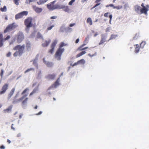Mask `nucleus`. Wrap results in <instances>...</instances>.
<instances>
[{
  "label": "nucleus",
  "mask_w": 149,
  "mask_h": 149,
  "mask_svg": "<svg viewBox=\"0 0 149 149\" xmlns=\"http://www.w3.org/2000/svg\"><path fill=\"white\" fill-rule=\"evenodd\" d=\"M13 108V105H11L10 106L7 108L3 110V111L5 113H9L10 112Z\"/></svg>",
  "instance_id": "obj_19"
},
{
  "label": "nucleus",
  "mask_w": 149,
  "mask_h": 149,
  "mask_svg": "<svg viewBox=\"0 0 149 149\" xmlns=\"http://www.w3.org/2000/svg\"><path fill=\"white\" fill-rule=\"evenodd\" d=\"M59 78H58L55 82L53 84L52 86L53 87H56L57 86L59 85Z\"/></svg>",
  "instance_id": "obj_24"
},
{
  "label": "nucleus",
  "mask_w": 149,
  "mask_h": 149,
  "mask_svg": "<svg viewBox=\"0 0 149 149\" xmlns=\"http://www.w3.org/2000/svg\"><path fill=\"white\" fill-rule=\"evenodd\" d=\"M15 88H13L12 89L10 93H9L8 96V99H9L13 95L15 91Z\"/></svg>",
  "instance_id": "obj_17"
},
{
  "label": "nucleus",
  "mask_w": 149,
  "mask_h": 149,
  "mask_svg": "<svg viewBox=\"0 0 149 149\" xmlns=\"http://www.w3.org/2000/svg\"><path fill=\"white\" fill-rule=\"evenodd\" d=\"M57 17L56 16H53L51 17H50V19H55Z\"/></svg>",
  "instance_id": "obj_53"
},
{
  "label": "nucleus",
  "mask_w": 149,
  "mask_h": 149,
  "mask_svg": "<svg viewBox=\"0 0 149 149\" xmlns=\"http://www.w3.org/2000/svg\"><path fill=\"white\" fill-rule=\"evenodd\" d=\"M3 41H4L3 38L0 39V47L3 45Z\"/></svg>",
  "instance_id": "obj_40"
},
{
  "label": "nucleus",
  "mask_w": 149,
  "mask_h": 149,
  "mask_svg": "<svg viewBox=\"0 0 149 149\" xmlns=\"http://www.w3.org/2000/svg\"><path fill=\"white\" fill-rule=\"evenodd\" d=\"M67 45V44H65L63 42H61L60 43L58 48H60V49H63V48H62V47Z\"/></svg>",
  "instance_id": "obj_31"
},
{
  "label": "nucleus",
  "mask_w": 149,
  "mask_h": 149,
  "mask_svg": "<svg viewBox=\"0 0 149 149\" xmlns=\"http://www.w3.org/2000/svg\"><path fill=\"white\" fill-rule=\"evenodd\" d=\"M146 44V43L144 42H142L140 44V46L141 47L142 46V47H143L144 45Z\"/></svg>",
  "instance_id": "obj_49"
},
{
  "label": "nucleus",
  "mask_w": 149,
  "mask_h": 149,
  "mask_svg": "<svg viewBox=\"0 0 149 149\" xmlns=\"http://www.w3.org/2000/svg\"><path fill=\"white\" fill-rule=\"evenodd\" d=\"M138 37V36L137 35H136L133 38V39L135 40L136 39H137Z\"/></svg>",
  "instance_id": "obj_52"
},
{
  "label": "nucleus",
  "mask_w": 149,
  "mask_h": 149,
  "mask_svg": "<svg viewBox=\"0 0 149 149\" xmlns=\"http://www.w3.org/2000/svg\"><path fill=\"white\" fill-rule=\"evenodd\" d=\"M86 53V52L85 51H83L78 54H77L76 56L77 58H78L83 55L84 54Z\"/></svg>",
  "instance_id": "obj_28"
},
{
  "label": "nucleus",
  "mask_w": 149,
  "mask_h": 149,
  "mask_svg": "<svg viewBox=\"0 0 149 149\" xmlns=\"http://www.w3.org/2000/svg\"><path fill=\"white\" fill-rule=\"evenodd\" d=\"M96 55H97L96 52L95 51L94 52L93 54H88V55L91 57H92L94 56H96Z\"/></svg>",
  "instance_id": "obj_35"
},
{
  "label": "nucleus",
  "mask_w": 149,
  "mask_h": 149,
  "mask_svg": "<svg viewBox=\"0 0 149 149\" xmlns=\"http://www.w3.org/2000/svg\"><path fill=\"white\" fill-rule=\"evenodd\" d=\"M3 36L2 34L0 32V39L3 38Z\"/></svg>",
  "instance_id": "obj_61"
},
{
  "label": "nucleus",
  "mask_w": 149,
  "mask_h": 149,
  "mask_svg": "<svg viewBox=\"0 0 149 149\" xmlns=\"http://www.w3.org/2000/svg\"><path fill=\"white\" fill-rule=\"evenodd\" d=\"M78 61V64H84L85 63V61L83 59H81V60L78 61Z\"/></svg>",
  "instance_id": "obj_33"
},
{
  "label": "nucleus",
  "mask_w": 149,
  "mask_h": 149,
  "mask_svg": "<svg viewBox=\"0 0 149 149\" xmlns=\"http://www.w3.org/2000/svg\"><path fill=\"white\" fill-rule=\"evenodd\" d=\"M25 48V45H23L21 46L20 45H17L13 49L14 50H18V51L15 52L13 54V56L15 57H16L18 56H22L23 54Z\"/></svg>",
  "instance_id": "obj_1"
},
{
  "label": "nucleus",
  "mask_w": 149,
  "mask_h": 149,
  "mask_svg": "<svg viewBox=\"0 0 149 149\" xmlns=\"http://www.w3.org/2000/svg\"><path fill=\"white\" fill-rule=\"evenodd\" d=\"M141 8L139 6L136 5L135 6V10L137 13H138L139 11L141 13Z\"/></svg>",
  "instance_id": "obj_23"
},
{
  "label": "nucleus",
  "mask_w": 149,
  "mask_h": 149,
  "mask_svg": "<svg viewBox=\"0 0 149 149\" xmlns=\"http://www.w3.org/2000/svg\"><path fill=\"white\" fill-rule=\"evenodd\" d=\"M33 8L35 11L38 13H40L42 11V8L37 7L35 6H33Z\"/></svg>",
  "instance_id": "obj_16"
},
{
  "label": "nucleus",
  "mask_w": 149,
  "mask_h": 149,
  "mask_svg": "<svg viewBox=\"0 0 149 149\" xmlns=\"http://www.w3.org/2000/svg\"><path fill=\"white\" fill-rule=\"evenodd\" d=\"M17 26L14 23L9 24L6 27V29L4 31V33H6L9 32L11 30L15 29Z\"/></svg>",
  "instance_id": "obj_5"
},
{
  "label": "nucleus",
  "mask_w": 149,
  "mask_h": 149,
  "mask_svg": "<svg viewBox=\"0 0 149 149\" xmlns=\"http://www.w3.org/2000/svg\"><path fill=\"white\" fill-rule=\"evenodd\" d=\"M75 25V23L71 24H70L69 26L70 27H72Z\"/></svg>",
  "instance_id": "obj_58"
},
{
  "label": "nucleus",
  "mask_w": 149,
  "mask_h": 149,
  "mask_svg": "<svg viewBox=\"0 0 149 149\" xmlns=\"http://www.w3.org/2000/svg\"><path fill=\"white\" fill-rule=\"evenodd\" d=\"M117 36V35L112 34L109 38V39L108 40V41H109L110 40L116 38Z\"/></svg>",
  "instance_id": "obj_32"
},
{
  "label": "nucleus",
  "mask_w": 149,
  "mask_h": 149,
  "mask_svg": "<svg viewBox=\"0 0 149 149\" xmlns=\"http://www.w3.org/2000/svg\"><path fill=\"white\" fill-rule=\"evenodd\" d=\"M28 14L27 11H23L15 15V18L16 19H18L23 17L24 16H26Z\"/></svg>",
  "instance_id": "obj_8"
},
{
  "label": "nucleus",
  "mask_w": 149,
  "mask_h": 149,
  "mask_svg": "<svg viewBox=\"0 0 149 149\" xmlns=\"http://www.w3.org/2000/svg\"><path fill=\"white\" fill-rule=\"evenodd\" d=\"M97 3L95 5V7H96L97 6H98L100 4V3Z\"/></svg>",
  "instance_id": "obj_64"
},
{
  "label": "nucleus",
  "mask_w": 149,
  "mask_h": 149,
  "mask_svg": "<svg viewBox=\"0 0 149 149\" xmlns=\"http://www.w3.org/2000/svg\"><path fill=\"white\" fill-rule=\"evenodd\" d=\"M17 26L14 23L9 24L6 27V29L4 31V33H6L9 32L11 30L15 29Z\"/></svg>",
  "instance_id": "obj_6"
},
{
  "label": "nucleus",
  "mask_w": 149,
  "mask_h": 149,
  "mask_svg": "<svg viewBox=\"0 0 149 149\" xmlns=\"http://www.w3.org/2000/svg\"><path fill=\"white\" fill-rule=\"evenodd\" d=\"M89 37L88 36L84 40V42H85L86 43H87L88 42L89 40Z\"/></svg>",
  "instance_id": "obj_39"
},
{
  "label": "nucleus",
  "mask_w": 149,
  "mask_h": 149,
  "mask_svg": "<svg viewBox=\"0 0 149 149\" xmlns=\"http://www.w3.org/2000/svg\"><path fill=\"white\" fill-rule=\"evenodd\" d=\"M5 148L4 146L3 145L1 146L0 147L1 149H4Z\"/></svg>",
  "instance_id": "obj_60"
},
{
  "label": "nucleus",
  "mask_w": 149,
  "mask_h": 149,
  "mask_svg": "<svg viewBox=\"0 0 149 149\" xmlns=\"http://www.w3.org/2000/svg\"><path fill=\"white\" fill-rule=\"evenodd\" d=\"M36 0H27L26 1V3L27 4H29L31 2H33V1H34Z\"/></svg>",
  "instance_id": "obj_45"
},
{
  "label": "nucleus",
  "mask_w": 149,
  "mask_h": 149,
  "mask_svg": "<svg viewBox=\"0 0 149 149\" xmlns=\"http://www.w3.org/2000/svg\"><path fill=\"white\" fill-rule=\"evenodd\" d=\"M29 90V89L28 88H26L23 91L21 95H23L26 92H27Z\"/></svg>",
  "instance_id": "obj_37"
},
{
  "label": "nucleus",
  "mask_w": 149,
  "mask_h": 149,
  "mask_svg": "<svg viewBox=\"0 0 149 149\" xmlns=\"http://www.w3.org/2000/svg\"><path fill=\"white\" fill-rule=\"evenodd\" d=\"M149 8V5H146V7L141 8V14L143 13L145 15L147 14V12L148 11V8Z\"/></svg>",
  "instance_id": "obj_13"
},
{
  "label": "nucleus",
  "mask_w": 149,
  "mask_h": 149,
  "mask_svg": "<svg viewBox=\"0 0 149 149\" xmlns=\"http://www.w3.org/2000/svg\"><path fill=\"white\" fill-rule=\"evenodd\" d=\"M10 38V36L8 35V36L6 38L3 39V41H5L6 40H7L9 39Z\"/></svg>",
  "instance_id": "obj_44"
},
{
  "label": "nucleus",
  "mask_w": 149,
  "mask_h": 149,
  "mask_svg": "<svg viewBox=\"0 0 149 149\" xmlns=\"http://www.w3.org/2000/svg\"><path fill=\"white\" fill-rule=\"evenodd\" d=\"M51 41V40L49 38L43 42V43L42 44V46L44 47H46L49 45Z\"/></svg>",
  "instance_id": "obj_15"
},
{
  "label": "nucleus",
  "mask_w": 149,
  "mask_h": 149,
  "mask_svg": "<svg viewBox=\"0 0 149 149\" xmlns=\"http://www.w3.org/2000/svg\"><path fill=\"white\" fill-rule=\"evenodd\" d=\"M17 95H16L14 97V99L13 100V104H16L18 103L19 102H20L22 100H23L25 97H26L27 96V94H25L22 96V97H20V98L18 99H15V98H16Z\"/></svg>",
  "instance_id": "obj_9"
},
{
  "label": "nucleus",
  "mask_w": 149,
  "mask_h": 149,
  "mask_svg": "<svg viewBox=\"0 0 149 149\" xmlns=\"http://www.w3.org/2000/svg\"><path fill=\"white\" fill-rule=\"evenodd\" d=\"M107 37V35L106 34H102L101 35V39L100 42L99 43V45H101L107 41L106 38Z\"/></svg>",
  "instance_id": "obj_11"
},
{
  "label": "nucleus",
  "mask_w": 149,
  "mask_h": 149,
  "mask_svg": "<svg viewBox=\"0 0 149 149\" xmlns=\"http://www.w3.org/2000/svg\"><path fill=\"white\" fill-rule=\"evenodd\" d=\"M55 26V25L54 24L51 25V24L49 25V26L47 27V31L51 30L52 28Z\"/></svg>",
  "instance_id": "obj_30"
},
{
  "label": "nucleus",
  "mask_w": 149,
  "mask_h": 149,
  "mask_svg": "<svg viewBox=\"0 0 149 149\" xmlns=\"http://www.w3.org/2000/svg\"><path fill=\"white\" fill-rule=\"evenodd\" d=\"M109 6L111 7H113V8H114V7H115V6H114V5L113 4H110L109 5H106V7H108Z\"/></svg>",
  "instance_id": "obj_48"
},
{
  "label": "nucleus",
  "mask_w": 149,
  "mask_h": 149,
  "mask_svg": "<svg viewBox=\"0 0 149 149\" xmlns=\"http://www.w3.org/2000/svg\"><path fill=\"white\" fill-rule=\"evenodd\" d=\"M24 36L23 33L19 32L17 34V42L18 43H20L24 39Z\"/></svg>",
  "instance_id": "obj_7"
},
{
  "label": "nucleus",
  "mask_w": 149,
  "mask_h": 149,
  "mask_svg": "<svg viewBox=\"0 0 149 149\" xmlns=\"http://www.w3.org/2000/svg\"><path fill=\"white\" fill-rule=\"evenodd\" d=\"M57 43V40H54L52 42L51 45V49L49 50V52L52 54L55 48V47Z\"/></svg>",
  "instance_id": "obj_12"
},
{
  "label": "nucleus",
  "mask_w": 149,
  "mask_h": 149,
  "mask_svg": "<svg viewBox=\"0 0 149 149\" xmlns=\"http://www.w3.org/2000/svg\"><path fill=\"white\" fill-rule=\"evenodd\" d=\"M64 9V10L66 12H69L70 11V9L69 8L68 6H65L63 5H60L59 9Z\"/></svg>",
  "instance_id": "obj_14"
},
{
  "label": "nucleus",
  "mask_w": 149,
  "mask_h": 149,
  "mask_svg": "<svg viewBox=\"0 0 149 149\" xmlns=\"http://www.w3.org/2000/svg\"><path fill=\"white\" fill-rule=\"evenodd\" d=\"M38 86L37 87L35 88L33 91V92L34 93H35L38 90Z\"/></svg>",
  "instance_id": "obj_46"
},
{
  "label": "nucleus",
  "mask_w": 149,
  "mask_h": 149,
  "mask_svg": "<svg viewBox=\"0 0 149 149\" xmlns=\"http://www.w3.org/2000/svg\"><path fill=\"white\" fill-rule=\"evenodd\" d=\"M42 113V111H40L38 113L36 114V115H38L41 114Z\"/></svg>",
  "instance_id": "obj_56"
},
{
  "label": "nucleus",
  "mask_w": 149,
  "mask_h": 149,
  "mask_svg": "<svg viewBox=\"0 0 149 149\" xmlns=\"http://www.w3.org/2000/svg\"><path fill=\"white\" fill-rule=\"evenodd\" d=\"M108 13H107L104 14V16L106 17H107L108 16Z\"/></svg>",
  "instance_id": "obj_55"
},
{
  "label": "nucleus",
  "mask_w": 149,
  "mask_h": 149,
  "mask_svg": "<svg viewBox=\"0 0 149 149\" xmlns=\"http://www.w3.org/2000/svg\"><path fill=\"white\" fill-rule=\"evenodd\" d=\"M55 1H54L47 5V7L50 10L58 9H59L60 5L57 4H54Z\"/></svg>",
  "instance_id": "obj_2"
},
{
  "label": "nucleus",
  "mask_w": 149,
  "mask_h": 149,
  "mask_svg": "<svg viewBox=\"0 0 149 149\" xmlns=\"http://www.w3.org/2000/svg\"><path fill=\"white\" fill-rule=\"evenodd\" d=\"M135 46L136 47L135 48V49L134 51L136 53H137L139 52V51L140 48H139V45H138L136 44L135 45Z\"/></svg>",
  "instance_id": "obj_29"
},
{
  "label": "nucleus",
  "mask_w": 149,
  "mask_h": 149,
  "mask_svg": "<svg viewBox=\"0 0 149 149\" xmlns=\"http://www.w3.org/2000/svg\"><path fill=\"white\" fill-rule=\"evenodd\" d=\"M112 16L111 15H110L109 16V18H110L109 22H110L112 19Z\"/></svg>",
  "instance_id": "obj_54"
},
{
  "label": "nucleus",
  "mask_w": 149,
  "mask_h": 149,
  "mask_svg": "<svg viewBox=\"0 0 149 149\" xmlns=\"http://www.w3.org/2000/svg\"><path fill=\"white\" fill-rule=\"evenodd\" d=\"M101 0H96L95 1V3H98L100 2Z\"/></svg>",
  "instance_id": "obj_63"
},
{
  "label": "nucleus",
  "mask_w": 149,
  "mask_h": 149,
  "mask_svg": "<svg viewBox=\"0 0 149 149\" xmlns=\"http://www.w3.org/2000/svg\"><path fill=\"white\" fill-rule=\"evenodd\" d=\"M79 38H78L77 39H76V41H75V43H77L79 42Z\"/></svg>",
  "instance_id": "obj_59"
},
{
  "label": "nucleus",
  "mask_w": 149,
  "mask_h": 149,
  "mask_svg": "<svg viewBox=\"0 0 149 149\" xmlns=\"http://www.w3.org/2000/svg\"><path fill=\"white\" fill-rule=\"evenodd\" d=\"M8 84H5L2 86L1 91H0V95L4 93L8 88Z\"/></svg>",
  "instance_id": "obj_10"
},
{
  "label": "nucleus",
  "mask_w": 149,
  "mask_h": 149,
  "mask_svg": "<svg viewBox=\"0 0 149 149\" xmlns=\"http://www.w3.org/2000/svg\"><path fill=\"white\" fill-rule=\"evenodd\" d=\"M78 64V61L77 62L73 64L72 65V64H71L70 65H71L73 67L75 65H77Z\"/></svg>",
  "instance_id": "obj_50"
},
{
  "label": "nucleus",
  "mask_w": 149,
  "mask_h": 149,
  "mask_svg": "<svg viewBox=\"0 0 149 149\" xmlns=\"http://www.w3.org/2000/svg\"><path fill=\"white\" fill-rule=\"evenodd\" d=\"M48 0H39V2H37V3L38 5H40L45 3Z\"/></svg>",
  "instance_id": "obj_26"
},
{
  "label": "nucleus",
  "mask_w": 149,
  "mask_h": 149,
  "mask_svg": "<svg viewBox=\"0 0 149 149\" xmlns=\"http://www.w3.org/2000/svg\"><path fill=\"white\" fill-rule=\"evenodd\" d=\"M4 72V70L3 69H1L0 73V76L1 77V79L2 78L3 74Z\"/></svg>",
  "instance_id": "obj_43"
},
{
  "label": "nucleus",
  "mask_w": 149,
  "mask_h": 149,
  "mask_svg": "<svg viewBox=\"0 0 149 149\" xmlns=\"http://www.w3.org/2000/svg\"><path fill=\"white\" fill-rule=\"evenodd\" d=\"M67 29L68 31H72V29L70 28V27H68L67 28Z\"/></svg>",
  "instance_id": "obj_62"
},
{
  "label": "nucleus",
  "mask_w": 149,
  "mask_h": 149,
  "mask_svg": "<svg viewBox=\"0 0 149 149\" xmlns=\"http://www.w3.org/2000/svg\"><path fill=\"white\" fill-rule=\"evenodd\" d=\"M32 18L31 17H27L25 20L24 24L27 28H29L32 26Z\"/></svg>",
  "instance_id": "obj_4"
},
{
  "label": "nucleus",
  "mask_w": 149,
  "mask_h": 149,
  "mask_svg": "<svg viewBox=\"0 0 149 149\" xmlns=\"http://www.w3.org/2000/svg\"><path fill=\"white\" fill-rule=\"evenodd\" d=\"M28 100V97H25V98L22 100V106H25L26 105L27 103V102Z\"/></svg>",
  "instance_id": "obj_20"
},
{
  "label": "nucleus",
  "mask_w": 149,
  "mask_h": 149,
  "mask_svg": "<svg viewBox=\"0 0 149 149\" xmlns=\"http://www.w3.org/2000/svg\"><path fill=\"white\" fill-rule=\"evenodd\" d=\"M56 77V74H48L46 77V78L48 79H53Z\"/></svg>",
  "instance_id": "obj_18"
},
{
  "label": "nucleus",
  "mask_w": 149,
  "mask_h": 149,
  "mask_svg": "<svg viewBox=\"0 0 149 149\" xmlns=\"http://www.w3.org/2000/svg\"><path fill=\"white\" fill-rule=\"evenodd\" d=\"M26 49L28 51H29L31 49V43L29 41L26 42Z\"/></svg>",
  "instance_id": "obj_22"
},
{
  "label": "nucleus",
  "mask_w": 149,
  "mask_h": 149,
  "mask_svg": "<svg viewBox=\"0 0 149 149\" xmlns=\"http://www.w3.org/2000/svg\"><path fill=\"white\" fill-rule=\"evenodd\" d=\"M20 0H13L14 3L16 5H18L19 4V1Z\"/></svg>",
  "instance_id": "obj_38"
},
{
  "label": "nucleus",
  "mask_w": 149,
  "mask_h": 149,
  "mask_svg": "<svg viewBox=\"0 0 149 149\" xmlns=\"http://www.w3.org/2000/svg\"><path fill=\"white\" fill-rule=\"evenodd\" d=\"M41 72L40 70L39 71L38 73V76H41Z\"/></svg>",
  "instance_id": "obj_57"
},
{
  "label": "nucleus",
  "mask_w": 149,
  "mask_h": 149,
  "mask_svg": "<svg viewBox=\"0 0 149 149\" xmlns=\"http://www.w3.org/2000/svg\"><path fill=\"white\" fill-rule=\"evenodd\" d=\"M11 55V53L10 52H8L6 54V56L8 57H10Z\"/></svg>",
  "instance_id": "obj_51"
},
{
  "label": "nucleus",
  "mask_w": 149,
  "mask_h": 149,
  "mask_svg": "<svg viewBox=\"0 0 149 149\" xmlns=\"http://www.w3.org/2000/svg\"><path fill=\"white\" fill-rule=\"evenodd\" d=\"M0 10L2 12H6L7 10V8L6 6H4L3 8H0Z\"/></svg>",
  "instance_id": "obj_34"
},
{
  "label": "nucleus",
  "mask_w": 149,
  "mask_h": 149,
  "mask_svg": "<svg viewBox=\"0 0 149 149\" xmlns=\"http://www.w3.org/2000/svg\"><path fill=\"white\" fill-rule=\"evenodd\" d=\"M34 70V69L33 68H29V69H28L27 70H26L25 72H24V73H27L28 72H29V71H31V70Z\"/></svg>",
  "instance_id": "obj_41"
},
{
  "label": "nucleus",
  "mask_w": 149,
  "mask_h": 149,
  "mask_svg": "<svg viewBox=\"0 0 149 149\" xmlns=\"http://www.w3.org/2000/svg\"><path fill=\"white\" fill-rule=\"evenodd\" d=\"M87 23L89 24L90 25H91L93 24L92 19L90 17H88L87 19L86 20Z\"/></svg>",
  "instance_id": "obj_25"
},
{
  "label": "nucleus",
  "mask_w": 149,
  "mask_h": 149,
  "mask_svg": "<svg viewBox=\"0 0 149 149\" xmlns=\"http://www.w3.org/2000/svg\"><path fill=\"white\" fill-rule=\"evenodd\" d=\"M122 7L123 6H115V7H114V9H116L117 10H119L121 9Z\"/></svg>",
  "instance_id": "obj_36"
},
{
  "label": "nucleus",
  "mask_w": 149,
  "mask_h": 149,
  "mask_svg": "<svg viewBox=\"0 0 149 149\" xmlns=\"http://www.w3.org/2000/svg\"><path fill=\"white\" fill-rule=\"evenodd\" d=\"M36 37L38 38H40L42 39V40H44V38L42 35L39 32H38V33L36 35Z\"/></svg>",
  "instance_id": "obj_27"
},
{
  "label": "nucleus",
  "mask_w": 149,
  "mask_h": 149,
  "mask_svg": "<svg viewBox=\"0 0 149 149\" xmlns=\"http://www.w3.org/2000/svg\"><path fill=\"white\" fill-rule=\"evenodd\" d=\"M75 0H71L69 3L68 4L70 5L71 6L72 5L73 3H74L75 1Z\"/></svg>",
  "instance_id": "obj_47"
},
{
  "label": "nucleus",
  "mask_w": 149,
  "mask_h": 149,
  "mask_svg": "<svg viewBox=\"0 0 149 149\" xmlns=\"http://www.w3.org/2000/svg\"><path fill=\"white\" fill-rule=\"evenodd\" d=\"M43 61L44 63L46 65L47 67H51L52 66L53 64L52 63L50 62L46 61L45 60V58H43Z\"/></svg>",
  "instance_id": "obj_21"
},
{
  "label": "nucleus",
  "mask_w": 149,
  "mask_h": 149,
  "mask_svg": "<svg viewBox=\"0 0 149 149\" xmlns=\"http://www.w3.org/2000/svg\"><path fill=\"white\" fill-rule=\"evenodd\" d=\"M64 51V48H63V49L58 48L55 54V57L57 60H61V56Z\"/></svg>",
  "instance_id": "obj_3"
},
{
  "label": "nucleus",
  "mask_w": 149,
  "mask_h": 149,
  "mask_svg": "<svg viewBox=\"0 0 149 149\" xmlns=\"http://www.w3.org/2000/svg\"><path fill=\"white\" fill-rule=\"evenodd\" d=\"M83 47L81 45L77 49V50L79 51H82L84 50Z\"/></svg>",
  "instance_id": "obj_42"
}]
</instances>
